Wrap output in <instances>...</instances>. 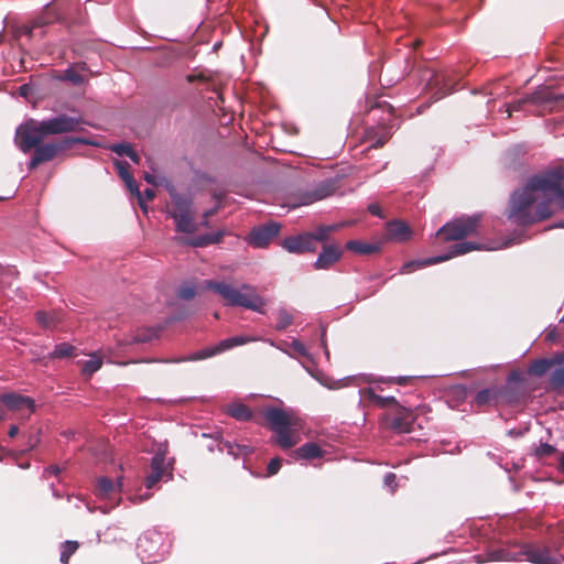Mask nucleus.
<instances>
[{
  "mask_svg": "<svg viewBox=\"0 0 564 564\" xmlns=\"http://www.w3.org/2000/svg\"><path fill=\"white\" fill-rule=\"evenodd\" d=\"M564 209V167L530 178L510 199L508 218L528 225Z\"/></svg>",
  "mask_w": 564,
  "mask_h": 564,
  "instance_id": "1",
  "label": "nucleus"
},
{
  "mask_svg": "<svg viewBox=\"0 0 564 564\" xmlns=\"http://www.w3.org/2000/svg\"><path fill=\"white\" fill-rule=\"evenodd\" d=\"M199 289L213 291L221 297L227 306H239L263 313L265 301L251 284L242 283L235 286L226 281L205 280L200 283Z\"/></svg>",
  "mask_w": 564,
  "mask_h": 564,
  "instance_id": "2",
  "label": "nucleus"
},
{
  "mask_svg": "<svg viewBox=\"0 0 564 564\" xmlns=\"http://www.w3.org/2000/svg\"><path fill=\"white\" fill-rule=\"evenodd\" d=\"M264 417L271 430L276 434L275 442L280 447L289 449L297 443L295 432L299 420L294 414L281 409L269 408Z\"/></svg>",
  "mask_w": 564,
  "mask_h": 564,
  "instance_id": "3",
  "label": "nucleus"
},
{
  "mask_svg": "<svg viewBox=\"0 0 564 564\" xmlns=\"http://www.w3.org/2000/svg\"><path fill=\"white\" fill-rule=\"evenodd\" d=\"M123 490V476H118L116 480L108 476H100L96 479L94 487V495L97 500L104 502L99 509L107 513L121 501V494Z\"/></svg>",
  "mask_w": 564,
  "mask_h": 564,
  "instance_id": "4",
  "label": "nucleus"
},
{
  "mask_svg": "<svg viewBox=\"0 0 564 564\" xmlns=\"http://www.w3.org/2000/svg\"><path fill=\"white\" fill-rule=\"evenodd\" d=\"M481 249V246L479 243L475 242H468V241H459L455 245H453L447 253L440 254L436 257H430L421 260H412L402 265L400 269V272L403 274L411 273L417 269H422L424 267L437 264L441 262H444L446 260H449L454 257L462 256L465 253H468L473 250H479Z\"/></svg>",
  "mask_w": 564,
  "mask_h": 564,
  "instance_id": "5",
  "label": "nucleus"
},
{
  "mask_svg": "<svg viewBox=\"0 0 564 564\" xmlns=\"http://www.w3.org/2000/svg\"><path fill=\"white\" fill-rule=\"evenodd\" d=\"M479 220V215L455 219L442 226L436 231V236L442 237L445 241L462 240L477 232Z\"/></svg>",
  "mask_w": 564,
  "mask_h": 564,
  "instance_id": "6",
  "label": "nucleus"
},
{
  "mask_svg": "<svg viewBox=\"0 0 564 564\" xmlns=\"http://www.w3.org/2000/svg\"><path fill=\"white\" fill-rule=\"evenodd\" d=\"M138 555L143 562L156 563L164 556L163 535L155 531H147L138 539Z\"/></svg>",
  "mask_w": 564,
  "mask_h": 564,
  "instance_id": "7",
  "label": "nucleus"
},
{
  "mask_svg": "<svg viewBox=\"0 0 564 564\" xmlns=\"http://www.w3.org/2000/svg\"><path fill=\"white\" fill-rule=\"evenodd\" d=\"M45 137L47 134L42 129V121L29 119L17 129L15 141L19 149L26 153L32 148H36Z\"/></svg>",
  "mask_w": 564,
  "mask_h": 564,
  "instance_id": "8",
  "label": "nucleus"
},
{
  "mask_svg": "<svg viewBox=\"0 0 564 564\" xmlns=\"http://www.w3.org/2000/svg\"><path fill=\"white\" fill-rule=\"evenodd\" d=\"M85 123L82 117L61 113L58 116L42 120V129L47 135L77 132L83 130Z\"/></svg>",
  "mask_w": 564,
  "mask_h": 564,
  "instance_id": "9",
  "label": "nucleus"
},
{
  "mask_svg": "<svg viewBox=\"0 0 564 564\" xmlns=\"http://www.w3.org/2000/svg\"><path fill=\"white\" fill-rule=\"evenodd\" d=\"M257 340H258L257 337L245 336V335H238V336L229 337V338L220 340L213 348L202 349V350L191 355L189 357H187L185 359H176V360H172V362H180V361H183V360H202V359H206V358L215 356L216 354H220L223 351L231 349L234 347L241 346V345L249 344V343H253V341H257Z\"/></svg>",
  "mask_w": 564,
  "mask_h": 564,
  "instance_id": "10",
  "label": "nucleus"
},
{
  "mask_svg": "<svg viewBox=\"0 0 564 564\" xmlns=\"http://www.w3.org/2000/svg\"><path fill=\"white\" fill-rule=\"evenodd\" d=\"M172 478L170 464L166 463L165 454L158 452L151 459L150 474L145 477L144 485L147 489H153L156 485Z\"/></svg>",
  "mask_w": 564,
  "mask_h": 564,
  "instance_id": "11",
  "label": "nucleus"
},
{
  "mask_svg": "<svg viewBox=\"0 0 564 564\" xmlns=\"http://www.w3.org/2000/svg\"><path fill=\"white\" fill-rule=\"evenodd\" d=\"M280 230L281 225L275 221L254 227L249 234L248 243L258 249L267 248L279 236Z\"/></svg>",
  "mask_w": 564,
  "mask_h": 564,
  "instance_id": "12",
  "label": "nucleus"
},
{
  "mask_svg": "<svg viewBox=\"0 0 564 564\" xmlns=\"http://www.w3.org/2000/svg\"><path fill=\"white\" fill-rule=\"evenodd\" d=\"M1 402L9 411L17 413L22 420L29 419L35 409V403L32 398L14 392L2 394Z\"/></svg>",
  "mask_w": 564,
  "mask_h": 564,
  "instance_id": "13",
  "label": "nucleus"
},
{
  "mask_svg": "<svg viewBox=\"0 0 564 564\" xmlns=\"http://www.w3.org/2000/svg\"><path fill=\"white\" fill-rule=\"evenodd\" d=\"M422 80L425 82V88L435 90L436 99H441L453 91V84L447 73H436L427 69L423 73Z\"/></svg>",
  "mask_w": 564,
  "mask_h": 564,
  "instance_id": "14",
  "label": "nucleus"
},
{
  "mask_svg": "<svg viewBox=\"0 0 564 564\" xmlns=\"http://www.w3.org/2000/svg\"><path fill=\"white\" fill-rule=\"evenodd\" d=\"M74 143L91 144V142L85 138H67L62 142H50L42 145H37L34 153L41 160V162H47L53 160L61 151L67 149Z\"/></svg>",
  "mask_w": 564,
  "mask_h": 564,
  "instance_id": "15",
  "label": "nucleus"
},
{
  "mask_svg": "<svg viewBox=\"0 0 564 564\" xmlns=\"http://www.w3.org/2000/svg\"><path fill=\"white\" fill-rule=\"evenodd\" d=\"M521 554L523 560L534 564H561V561L546 546L527 545Z\"/></svg>",
  "mask_w": 564,
  "mask_h": 564,
  "instance_id": "16",
  "label": "nucleus"
},
{
  "mask_svg": "<svg viewBox=\"0 0 564 564\" xmlns=\"http://www.w3.org/2000/svg\"><path fill=\"white\" fill-rule=\"evenodd\" d=\"M170 195L172 204L167 209V214L172 219L195 214L191 196L178 194L175 191H171Z\"/></svg>",
  "mask_w": 564,
  "mask_h": 564,
  "instance_id": "17",
  "label": "nucleus"
},
{
  "mask_svg": "<svg viewBox=\"0 0 564 564\" xmlns=\"http://www.w3.org/2000/svg\"><path fill=\"white\" fill-rule=\"evenodd\" d=\"M282 247L290 253L302 254L315 251L316 246L312 245V237L308 232L291 236L282 241Z\"/></svg>",
  "mask_w": 564,
  "mask_h": 564,
  "instance_id": "18",
  "label": "nucleus"
},
{
  "mask_svg": "<svg viewBox=\"0 0 564 564\" xmlns=\"http://www.w3.org/2000/svg\"><path fill=\"white\" fill-rule=\"evenodd\" d=\"M412 234L413 231L406 223L402 220H392L386 225L383 240L404 242L411 239Z\"/></svg>",
  "mask_w": 564,
  "mask_h": 564,
  "instance_id": "19",
  "label": "nucleus"
},
{
  "mask_svg": "<svg viewBox=\"0 0 564 564\" xmlns=\"http://www.w3.org/2000/svg\"><path fill=\"white\" fill-rule=\"evenodd\" d=\"M341 257V250L334 245L324 246L322 252L314 262L316 270H326L335 264Z\"/></svg>",
  "mask_w": 564,
  "mask_h": 564,
  "instance_id": "20",
  "label": "nucleus"
},
{
  "mask_svg": "<svg viewBox=\"0 0 564 564\" xmlns=\"http://www.w3.org/2000/svg\"><path fill=\"white\" fill-rule=\"evenodd\" d=\"M335 192V186L332 182H322L313 191L306 192L302 198L300 205H310L314 202L324 199L330 196Z\"/></svg>",
  "mask_w": 564,
  "mask_h": 564,
  "instance_id": "21",
  "label": "nucleus"
},
{
  "mask_svg": "<svg viewBox=\"0 0 564 564\" xmlns=\"http://www.w3.org/2000/svg\"><path fill=\"white\" fill-rule=\"evenodd\" d=\"M360 397L365 401H370L380 408L397 406L398 402L394 397H382L376 392V388H366L359 390Z\"/></svg>",
  "mask_w": 564,
  "mask_h": 564,
  "instance_id": "22",
  "label": "nucleus"
},
{
  "mask_svg": "<svg viewBox=\"0 0 564 564\" xmlns=\"http://www.w3.org/2000/svg\"><path fill=\"white\" fill-rule=\"evenodd\" d=\"M413 415L410 411L402 409L391 421V427L398 433H410L413 424Z\"/></svg>",
  "mask_w": 564,
  "mask_h": 564,
  "instance_id": "23",
  "label": "nucleus"
},
{
  "mask_svg": "<svg viewBox=\"0 0 564 564\" xmlns=\"http://www.w3.org/2000/svg\"><path fill=\"white\" fill-rule=\"evenodd\" d=\"M325 452L316 443H305L293 453L295 459L311 460L322 458Z\"/></svg>",
  "mask_w": 564,
  "mask_h": 564,
  "instance_id": "24",
  "label": "nucleus"
},
{
  "mask_svg": "<svg viewBox=\"0 0 564 564\" xmlns=\"http://www.w3.org/2000/svg\"><path fill=\"white\" fill-rule=\"evenodd\" d=\"M382 242H365L361 240H349L346 243V248L358 254H372L381 250Z\"/></svg>",
  "mask_w": 564,
  "mask_h": 564,
  "instance_id": "25",
  "label": "nucleus"
},
{
  "mask_svg": "<svg viewBox=\"0 0 564 564\" xmlns=\"http://www.w3.org/2000/svg\"><path fill=\"white\" fill-rule=\"evenodd\" d=\"M175 223V230L184 234H194L198 225L195 221L194 215L182 216L173 219Z\"/></svg>",
  "mask_w": 564,
  "mask_h": 564,
  "instance_id": "26",
  "label": "nucleus"
},
{
  "mask_svg": "<svg viewBox=\"0 0 564 564\" xmlns=\"http://www.w3.org/2000/svg\"><path fill=\"white\" fill-rule=\"evenodd\" d=\"M227 413L239 421H248L252 416L250 409L242 403L229 404L227 406Z\"/></svg>",
  "mask_w": 564,
  "mask_h": 564,
  "instance_id": "27",
  "label": "nucleus"
},
{
  "mask_svg": "<svg viewBox=\"0 0 564 564\" xmlns=\"http://www.w3.org/2000/svg\"><path fill=\"white\" fill-rule=\"evenodd\" d=\"M221 234L205 235L193 239H183L182 242L193 247H204L210 243H216L220 240Z\"/></svg>",
  "mask_w": 564,
  "mask_h": 564,
  "instance_id": "28",
  "label": "nucleus"
},
{
  "mask_svg": "<svg viewBox=\"0 0 564 564\" xmlns=\"http://www.w3.org/2000/svg\"><path fill=\"white\" fill-rule=\"evenodd\" d=\"M102 365V358L98 356L97 354H94L90 356V358L86 361H84L82 366V372L85 376H91L96 371L100 369Z\"/></svg>",
  "mask_w": 564,
  "mask_h": 564,
  "instance_id": "29",
  "label": "nucleus"
},
{
  "mask_svg": "<svg viewBox=\"0 0 564 564\" xmlns=\"http://www.w3.org/2000/svg\"><path fill=\"white\" fill-rule=\"evenodd\" d=\"M110 149L112 152L117 153L118 155H126V156L130 158L134 163L139 162V155L132 149V147L128 143L113 144Z\"/></svg>",
  "mask_w": 564,
  "mask_h": 564,
  "instance_id": "30",
  "label": "nucleus"
},
{
  "mask_svg": "<svg viewBox=\"0 0 564 564\" xmlns=\"http://www.w3.org/2000/svg\"><path fill=\"white\" fill-rule=\"evenodd\" d=\"M293 323V316L284 308H280L276 313V330H284Z\"/></svg>",
  "mask_w": 564,
  "mask_h": 564,
  "instance_id": "31",
  "label": "nucleus"
},
{
  "mask_svg": "<svg viewBox=\"0 0 564 564\" xmlns=\"http://www.w3.org/2000/svg\"><path fill=\"white\" fill-rule=\"evenodd\" d=\"M36 319L42 326L46 328L54 327L59 322L55 313L47 312H37Z\"/></svg>",
  "mask_w": 564,
  "mask_h": 564,
  "instance_id": "32",
  "label": "nucleus"
},
{
  "mask_svg": "<svg viewBox=\"0 0 564 564\" xmlns=\"http://www.w3.org/2000/svg\"><path fill=\"white\" fill-rule=\"evenodd\" d=\"M336 226H321L314 232H308L312 237V245L316 246L317 241H324L327 239L330 231L335 230Z\"/></svg>",
  "mask_w": 564,
  "mask_h": 564,
  "instance_id": "33",
  "label": "nucleus"
},
{
  "mask_svg": "<svg viewBox=\"0 0 564 564\" xmlns=\"http://www.w3.org/2000/svg\"><path fill=\"white\" fill-rule=\"evenodd\" d=\"M124 183H126L128 189L131 192V194L138 198L139 205H140L141 209L143 210V213H147V206L144 205L143 196L139 189L138 183L133 180L132 176L129 177L128 180H126Z\"/></svg>",
  "mask_w": 564,
  "mask_h": 564,
  "instance_id": "34",
  "label": "nucleus"
},
{
  "mask_svg": "<svg viewBox=\"0 0 564 564\" xmlns=\"http://www.w3.org/2000/svg\"><path fill=\"white\" fill-rule=\"evenodd\" d=\"M552 366V361L551 360H547V359H539V360H535L531 366H530V369L529 371L532 373V375H535V376H542L544 375L549 369L550 367Z\"/></svg>",
  "mask_w": 564,
  "mask_h": 564,
  "instance_id": "35",
  "label": "nucleus"
},
{
  "mask_svg": "<svg viewBox=\"0 0 564 564\" xmlns=\"http://www.w3.org/2000/svg\"><path fill=\"white\" fill-rule=\"evenodd\" d=\"M78 549V543L76 541H66L63 543V550L61 552V562L66 564L68 563L69 557L76 552Z\"/></svg>",
  "mask_w": 564,
  "mask_h": 564,
  "instance_id": "36",
  "label": "nucleus"
},
{
  "mask_svg": "<svg viewBox=\"0 0 564 564\" xmlns=\"http://www.w3.org/2000/svg\"><path fill=\"white\" fill-rule=\"evenodd\" d=\"M75 350V347L67 344L62 343L55 346L53 352L51 354L54 358H65L73 355V351Z\"/></svg>",
  "mask_w": 564,
  "mask_h": 564,
  "instance_id": "37",
  "label": "nucleus"
},
{
  "mask_svg": "<svg viewBox=\"0 0 564 564\" xmlns=\"http://www.w3.org/2000/svg\"><path fill=\"white\" fill-rule=\"evenodd\" d=\"M197 293V286L194 283H185L180 286L178 289V297L183 300H191L193 299Z\"/></svg>",
  "mask_w": 564,
  "mask_h": 564,
  "instance_id": "38",
  "label": "nucleus"
},
{
  "mask_svg": "<svg viewBox=\"0 0 564 564\" xmlns=\"http://www.w3.org/2000/svg\"><path fill=\"white\" fill-rule=\"evenodd\" d=\"M494 391L490 389H482L477 392L475 397V402L478 406L487 405L494 399Z\"/></svg>",
  "mask_w": 564,
  "mask_h": 564,
  "instance_id": "39",
  "label": "nucleus"
},
{
  "mask_svg": "<svg viewBox=\"0 0 564 564\" xmlns=\"http://www.w3.org/2000/svg\"><path fill=\"white\" fill-rule=\"evenodd\" d=\"M551 384L554 389L564 388V366L555 369L552 372Z\"/></svg>",
  "mask_w": 564,
  "mask_h": 564,
  "instance_id": "40",
  "label": "nucleus"
},
{
  "mask_svg": "<svg viewBox=\"0 0 564 564\" xmlns=\"http://www.w3.org/2000/svg\"><path fill=\"white\" fill-rule=\"evenodd\" d=\"M290 349H291L290 351L294 355V357H296V356L308 357L310 356L306 347L297 339H293L290 343Z\"/></svg>",
  "mask_w": 564,
  "mask_h": 564,
  "instance_id": "41",
  "label": "nucleus"
},
{
  "mask_svg": "<svg viewBox=\"0 0 564 564\" xmlns=\"http://www.w3.org/2000/svg\"><path fill=\"white\" fill-rule=\"evenodd\" d=\"M265 343H268L270 346L278 348L279 350L283 351L290 357L294 358V355L290 351V343L282 340L280 343H275L272 339H264Z\"/></svg>",
  "mask_w": 564,
  "mask_h": 564,
  "instance_id": "42",
  "label": "nucleus"
},
{
  "mask_svg": "<svg viewBox=\"0 0 564 564\" xmlns=\"http://www.w3.org/2000/svg\"><path fill=\"white\" fill-rule=\"evenodd\" d=\"M535 99H536L535 97H531V98H530V100H531V101H534ZM527 101H529V99H521V100H518V101H516V102H513V104H511V105L506 106V110H505V111L508 113V117H510V116H511V113H512L513 111H519V110H521V109H522V106H523Z\"/></svg>",
  "mask_w": 564,
  "mask_h": 564,
  "instance_id": "43",
  "label": "nucleus"
},
{
  "mask_svg": "<svg viewBox=\"0 0 564 564\" xmlns=\"http://www.w3.org/2000/svg\"><path fill=\"white\" fill-rule=\"evenodd\" d=\"M116 166H117V170H118V173H119L120 177L123 181H126L129 177H131V175L129 173V164L127 162L118 161V162H116Z\"/></svg>",
  "mask_w": 564,
  "mask_h": 564,
  "instance_id": "44",
  "label": "nucleus"
},
{
  "mask_svg": "<svg viewBox=\"0 0 564 564\" xmlns=\"http://www.w3.org/2000/svg\"><path fill=\"white\" fill-rule=\"evenodd\" d=\"M156 336H158V332L156 330L148 329L147 332H144L142 334L135 335L133 340L137 341V343H143V341L151 340L152 338H154Z\"/></svg>",
  "mask_w": 564,
  "mask_h": 564,
  "instance_id": "45",
  "label": "nucleus"
},
{
  "mask_svg": "<svg viewBox=\"0 0 564 564\" xmlns=\"http://www.w3.org/2000/svg\"><path fill=\"white\" fill-rule=\"evenodd\" d=\"M282 466V459L279 457L272 458L268 464V475H275Z\"/></svg>",
  "mask_w": 564,
  "mask_h": 564,
  "instance_id": "46",
  "label": "nucleus"
},
{
  "mask_svg": "<svg viewBox=\"0 0 564 564\" xmlns=\"http://www.w3.org/2000/svg\"><path fill=\"white\" fill-rule=\"evenodd\" d=\"M384 487L389 488L391 492L395 490L397 484H395V475L393 473L386 474L383 478Z\"/></svg>",
  "mask_w": 564,
  "mask_h": 564,
  "instance_id": "47",
  "label": "nucleus"
},
{
  "mask_svg": "<svg viewBox=\"0 0 564 564\" xmlns=\"http://www.w3.org/2000/svg\"><path fill=\"white\" fill-rule=\"evenodd\" d=\"M555 448L551 446L550 444L543 443L536 448V455L538 456H549L551 455Z\"/></svg>",
  "mask_w": 564,
  "mask_h": 564,
  "instance_id": "48",
  "label": "nucleus"
},
{
  "mask_svg": "<svg viewBox=\"0 0 564 564\" xmlns=\"http://www.w3.org/2000/svg\"><path fill=\"white\" fill-rule=\"evenodd\" d=\"M62 471V468L57 465H51L44 469L43 477L47 478L50 475L57 476Z\"/></svg>",
  "mask_w": 564,
  "mask_h": 564,
  "instance_id": "49",
  "label": "nucleus"
},
{
  "mask_svg": "<svg viewBox=\"0 0 564 564\" xmlns=\"http://www.w3.org/2000/svg\"><path fill=\"white\" fill-rule=\"evenodd\" d=\"M368 210L370 212V214H372L375 216L382 217L381 207L376 203L370 204L368 206Z\"/></svg>",
  "mask_w": 564,
  "mask_h": 564,
  "instance_id": "50",
  "label": "nucleus"
},
{
  "mask_svg": "<svg viewBox=\"0 0 564 564\" xmlns=\"http://www.w3.org/2000/svg\"><path fill=\"white\" fill-rule=\"evenodd\" d=\"M142 196H143V202L144 203H145V199L147 200H152L154 198V196H155V191L153 188H147L142 193Z\"/></svg>",
  "mask_w": 564,
  "mask_h": 564,
  "instance_id": "51",
  "label": "nucleus"
},
{
  "mask_svg": "<svg viewBox=\"0 0 564 564\" xmlns=\"http://www.w3.org/2000/svg\"><path fill=\"white\" fill-rule=\"evenodd\" d=\"M42 162L41 160L37 158V155L34 153L32 159L30 160V163H29V167L32 170V169H35L37 165H40Z\"/></svg>",
  "mask_w": 564,
  "mask_h": 564,
  "instance_id": "52",
  "label": "nucleus"
},
{
  "mask_svg": "<svg viewBox=\"0 0 564 564\" xmlns=\"http://www.w3.org/2000/svg\"><path fill=\"white\" fill-rule=\"evenodd\" d=\"M40 442L39 437L36 435H31L30 438H29V449H32L34 448L37 443Z\"/></svg>",
  "mask_w": 564,
  "mask_h": 564,
  "instance_id": "53",
  "label": "nucleus"
},
{
  "mask_svg": "<svg viewBox=\"0 0 564 564\" xmlns=\"http://www.w3.org/2000/svg\"><path fill=\"white\" fill-rule=\"evenodd\" d=\"M217 208H218V207H216V208H212V209H209V210L204 212L203 216H204V218H205V221H204V225H205V226H207V219H208L209 217H212V216L217 212Z\"/></svg>",
  "mask_w": 564,
  "mask_h": 564,
  "instance_id": "54",
  "label": "nucleus"
},
{
  "mask_svg": "<svg viewBox=\"0 0 564 564\" xmlns=\"http://www.w3.org/2000/svg\"><path fill=\"white\" fill-rule=\"evenodd\" d=\"M387 139H388L387 137H381L378 140H376L375 143L371 144V147L379 148L386 143Z\"/></svg>",
  "mask_w": 564,
  "mask_h": 564,
  "instance_id": "55",
  "label": "nucleus"
},
{
  "mask_svg": "<svg viewBox=\"0 0 564 564\" xmlns=\"http://www.w3.org/2000/svg\"><path fill=\"white\" fill-rule=\"evenodd\" d=\"M19 433V429L17 425H12L9 430V436L10 437H15Z\"/></svg>",
  "mask_w": 564,
  "mask_h": 564,
  "instance_id": "56",
  "label": "nucleus"
},
{
  "mask_svg": "<svg viewBox=\"0 0 564 564\" xmlns=\"http://www.w3.org/2000/svg\"><path fill=\"white\" fill-rule=\"evenodd\" d=\"M149 497H150L149 495H147L145 497L144 496H134L131 498V500L133 503H137V502L143 501L144 499H148Z\"/></svg>",
  "mask_w": 564,
  "mask_h": 564,
  "instance_id": "57",
  "label": "nucleus"
},
{
  "mask_svg": "<svg viewBox=\"0 0 564 564\" xmlns=\"http://www.w3.org/2000/svg\"><path fill=\"white\" fill-rule=\"evenodd\" d=\"M29 90H30V87H29L28 85H22V86L20 87V94H21L22 96H24V97H25V96H28Z\"/></svg>",
  "mask_w": 564,
  "mask_h": 564,
  "instance_id": "58",
  "label": "nucleus"
},
{
  "mask_svg": "<svg viewBox=\"0 0 564 564\" xmlns=\"http://www.w3.org/2000/svg\"><path fill=\"white\" fill-rule=\"evenodd\" d=\"M144 180H145L149 184H154V183H155V181H154V176H152V175H150V174H145Z\"/></svg>",
  "mask_w": 564,
  "mask_h": 564,
  "instance_id": "59",
  "label": "nucleus"
},
{
  "mask_svg": "<svg viewBox=\"0 0 564 564\" xmlns=\"http://www.w3.org/2000/svg\"><path fill=\"white\" fill-rule=\"evenodd\" d=\"M226 446H227V448H228V453H229V454L236 455V453H235V448H236V446L230 445V444H227ZM238 447H239V446H237V448H238Z\"/></svg>",
  "mask_w": 564,
  "mask_h": 564,
  "instance_id": "60",
  "label": "nucleus"
},
{
  "mask_svg": "<svg viewBox=\"0 0 564 564\" xmlns=\"http://www.w3.org/2000/svg\"><path fill=\"white\" fill-rule=\"evenodd\" d=\"M560 468L564 473V452L561 454L560 457Z\"/></svg>",
  "mask_w": 564,
  "mask_h": 564,
  "instance_id": "61",
  "label": "nucleus"
},
{
  "mask_svg": "<svg viewBox=\"0 0 564 564\" xmlns=\"http://www.w3.org/2000/svg\"><path fill=\"white\" fill-rule=\"evenodd\" d=\"M72 82L74 83H79V77L78 76H69L68 77Z\"/></svg>",
  "mask_w": 564,
  "mask_h": 564,
  "instance_id": "62",
  "label": "nucleus"
},
{
  "mask_svg": "<svg viewBox=\"0 0 564 564\" xmlns=\"http://www.w3.org/2000/svg\"><path fill=\"white\" fill-rule=\"evenodd\" d=\"M510 245H511V241H510V240H509V241H506V242L503 243V246H505V247H508V246H510Z\"/></svg>",
  "mask_w": 564,
  "mask_h": 564,
  "instance_id": "63",
  "label": "nucleus"
},
{
  "mask_svg": "<svg viewBox=\"0 0 564 564\" xmlns=\"http://www.w3.org/2000/svg\"><path fill=\"white\" fill-rule=\"evenodd\" d=\"M53 496H55L56 498H61V495H58L56 491H53Z\"/></svg>",
  "mask_w": 564,
  "mask_h": 564,
  "instance_id": "64",
  "label": "nucleus"
}]
</instances>
